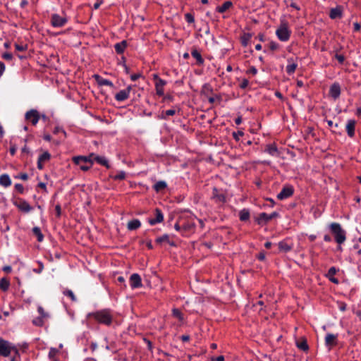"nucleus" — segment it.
Masks as SVG:
<instances>
[{"mask_svg":"<svg viewBox=\"0 0 361 361\" xmlns=\"http://www.w3.org/2000/svg\"><path fill=\"white\" fill-rule=\"evenodd\" d=\"M88 317H93L98 322L105 325H110L112 322V315L109 310L90 313Z\"/></svg>","mask_w":361,"mask_h":361,"instance_id":"nucleus-1","label":"nucleus"},{"mask_svg":"<svg viewBox=\"0 0 361 361\" xmlns=\"http://www.w3.org/2000/svg\"><path fill=\"white\" fill-rule=\"evenodd\" d=\"M331 231L334 235L336 242L338 245L343 244L346 240V232L338 223H331L329 225Z\"/></svg>","mask_w":361,"mask_h":361,"instance_id":"nucleus-2","label":"nucleus"},{"mask_svg":"<svg viewBox=\"0 0 361 361\" xmlns=\"http://www.w3.org/2000/svg\"><path fill=\"white\" fill-rule=\"evenodd\" d=\"M93 156H94L93 153L90 154L87 157L78 156V157H73V160L75 164H77L80 166L81 170L85 171L89 170L92 167V166L94 163V161L92 159Z\"/></svg>","mask_w":361,"mask_h":361,"instance_id":"nucleus-3","label":"nucleus"},{"mask_svg":"<svg viewBox=\"0 0 361 361\" xmlns=\"http://www.w3.org/2000/svg\"><path fill=\"white\" fill-rule=\"evenodd\" d=\"M291 31L288 27V23L285 20L281 22L280 25L276 30V35L281 42H287L290 37Z\"/></svg>","mask_w":361,"mask_h":361,"instance_id":"nucleus-4","label":"nucleus"},{"mask_svg":"<svg viewBox=\"0 0 361 361\" xmlns=\"http://www.w3.org/2000/svg\"><path fill=\"white\" fill-rule=\"evenodd\" d=\"M153 78L155 80V90L157 94L159 96H163L164 94V87L166 85V82L160 78L157 74L153 75Z\"/></svg>","mask_w":361,"mask_h":361,"instance_id":"nucleus-5","label":"nucleus"},{"mask_svg":"<svg viewBox=\"0 0 361 361\" xmlns=\"http://www.w3.org/2000/svg\"><path fill=\"white\" fill-rule=\"evenodd\" d=\"M68 19L66 17L59 16L57 13H54L51 17V25L54 27H61L66 24Z\"/></svg>","mask_w":361,"mask_h":361,"instance_id":"nucleus-6","label":"nucleus"},{"mask_svg":"<svg viewBox=\"0 0 361 361\" xmlns=\"http://www.w3.org/2000/svg\"><path fill=\"white\" fill-rule=\"evenodd\" d=\"M293 192L294 189L292 185H285L281 192L277 195V198L281 200H285L290 197L293 194Z\"/></svg>","mask_w":361,"mask_h":361,"instance_id":"nucleus-7","label":"nucleus"},{"mask_svg":"<svg viewBox=\"0 0 361 361\" xmlns=\"http://www.w3.org/2000/svg\"><path fill=\"white\" fill-rule=\"evenodd\" d=\"M25 118L27 120H30L33 126H35L37 124L40 115L39 112L35 109H31L26 112L25 114Z\"/></svg>","mask_w":361,"mask_h":361,"instance_id":"nucleus-8","label":"nucleus"},{"mask_svg":"<svg viewBox=\"0 0 361 361\" xmlns=\"http://www.w3.org/2000/svg\"><path fill=\"white\" fill-rule=\"evenodd\" d=\"M279 214L276 212H274L271 214H267L265 212L261 213L258 218L257 221L258 224L267 223L269 221L271 220L273 218L278 216Z\"/></svg>","mask_w":361,"mask_h":361,"instance_id":"nucleus-9","label":"nucleus"},{"mask_svg":"<svg viewBox=\"0 0 361 361\" xmlns=\"http://www.w3.org/2000/svg\"><path fill=\"white\" fill-rule=\"evenodd\" d=\"M10 343L3 339H0V355L7 357L11 353Z\"/></svg>","mask_w":361,"mask_h":361,"instance_id":"nucleus-10","label":"nucleus"},{"mask_svg":"<svg viewBox=\"0 0 361 361\" xmlns=\"http://www.w3.org/2000/svg\"><path fill=\"white\" fill-rule=\"evenodd\" d=\"M130 285L133 289L142 286L141 277L138 274H133L130 277Z\"/></svg>","mask_w":361,"mask_h":361,"instance_id":"nucleus-11","label":"nucleus"},{"mask_svg":"<svg viewBox=\"0 0 361 361\" xmlns=\"http://www.w3.org/2000/svg\"><path fill=\"white\" fill-rule=\"evenodd\" d=\"M337 335L333 334H326L325 336V344L330 349L337 344Z\"/></svg>","mask_w":361,"mask_h":361,"instance_id":"nucleus-12","label":"nucleus"},{"mask_svg":"<svg viewBox=\"0 0 361 361\" xmlns=\"http://www.w3.org/2000/svg\"><path fill=\"white\" fill-rule=\"evenodd\" d=\"M15 205L20 211L25 213H28L32 209V207L29 204V203L24 200H20L18 202L15 203Z\"/></svg>","mask_w":361,"mask_h":361,"instance_id":"nucleus-13","label":"nucleus"},{"mask_svg":"<svg viewBox=\"0 0 361 361\" xmlns=\"http://www.w3.org/2000/svg\"><path fill=\"white\" fill-rule=\"evenodd\" d=\"M329 94L334 99H336L341 94V86L338 83H334L329 89Z\"/></svg>","mask_w":361,"mask_h":361,"instance_id":"nucleus-14","label":"nucleus"},{"mask_svg":"<svg viewBox=\"0 0 361 361\" xmlns=\"http://www.w3.org/2000/svg\"><path fill=\"white\" fill-rule=\"evenodd\" d=\"M355 121L353 119H350L347 121L345 129L350 137H353L355 135Z\"/></svg>","mask_w":361,"mask_h":361,"instance_id":"nucleus-15","label":"nucleus"},{"mask_svg":"<svg viewBox=\"0 0 361 361\" xmlns=\"http://www.w3.org/2000/svg\"><path fill=\"white\" fill-rule=\"evenodd\" d=\"M164 220V215L161 211L159 209H155V218L149 219L148 222L150 225H155L157 224L162 222Z\"/></svg>","mask_w":361,"mask_h":361,"instance_id":"nucleus-16","label":"nucleus"},{"mask_svg":"<svg viewBox=\"0 0 361 361\" xmlns=\"http://www.w3.org/2000/svg\"><path fill=\"white\" fill-rule=\"evenodd\" d=\"M92 159L93 161L94 160L98 164L106 167L107 169L110 168L108 159L104 156H97L94 154Z\"/></svg>","mask_w":361,"mask_h":361,"instance_id":"nucleus-17","label":"nucleus"},{"mask_svg":"<svg viewBox=\"0 0 361 361\" xmlns=\"http://www.w3.org/2000/svg\"><path fill=\"white\" fill-rule=\"evenodd\" d=\"M298 67V63H295L293 59H288V65L286 66V72L288 74H293Z\"/></svg>","mask_w":361,"mask_h":361,"instance_id":"nucleus-18","label":"nucleus"},{"mask_svg":"<svg viewBox=\"0 0 361 361\" xmlns=\"http://www.w3.org/2000/svg\"><path fill=\"white\" fill-rule=\"evenodd\" d=\"M343 15L342 9L340 6L333 8L330 11L329 17L331 19H336L337 18H341Z\"/></svg>","mask_w":361,"mask_h":361,"instance_id":"nucleus-19","label":"nucleus"},{"mask_svg":"<svg viewBox=\"0 0 361 361\" xmlns=\"http://www.w3.org/2000/svg\"><path fill=\"white\" fill-rule=\"evenodd\" d=\"M0 185L5 188L11 185V180L8 174L4 173L0 176Z\"/></svg>","mask_w":361,"mask_h":361,"instance_id":"nucleus-20","label":"nucleus"},{"mask_svg":"<svg viewBox=\"0 0 361 361\" xmlns=\"http://www.w3.org/2000/svg\"><path fill=\"white\" fill-rule=\"evenodd\" d=\"M95 78L97 79V83L101 86H109L111 87H114L113 82L107 79L102 78L98 75H94Z\"/></svg>","mask_w":361,"mask_h":361,"instance_id":"nucleus-21","label":"nucleus"},{"mask_svg":"<svg viewBox=\"0 0 361 361\" xmlns=\"http://www.w3.org/2000/svg\"><path fill=\"white\" fill-rule=\"evenodd\" d=\"M129 94L124 90H120L115 94V99L118 102H123L129 97Z\"/></svg>","mask_w":361,"mask_h":361,"instance_id":"nucleus-22","label":"nucleus"},{"mask_svg":"<svg viewBox=\"0 0 361 361\" xmlns=\"http://www.w3.org/2000/svg\"><path fill=\"white\" fill-rule=\"evenodd\" d=\"M141 226V222L138 219H133L128 223L127 228L130 231L137 229Z\"/></svg>","mask_w":361,"mask_h":361,"instance_id":"nucleus-23","label":"nucleus"},{"mask_svg":"<svg viewBox=\"0 0 361 361\" xmlns=\"http://www.w3.org/2000/svg\"><path fill=\"white\" fill-rule=\"evenodd\" d=\"M295 344L296 346L302 351H307L309 349L307 340L304 338H302L300 341H296Z\"/></svg>","mask_w":361,"mask_h":361,"instance_id":"nucleus-24","label":"nucleus"},{"mask_svg":"<svg viewBox=\"0 0 361 361\" xmlns=\"http://www.w3.org/2000/svg\"><path fill=\"white\" fill-rule=\"evenodd\" d=\"M126 46H127L126 41L123 40L121 42L116 43L114 45V48H115L116 51L118 54H122V53H123L125 49L126 48Z\"/></svg>","mask_w":361,"mask_h":361,"instance_id":"nucleus-25","label":"nucleus"},{"mask_svg":"<svg viewBox=\"0 0 361 361\" xmlns=\"http://www.w3.org/2000/svg\"><path fill=\"white\" fill-rule=\"evenodd\" d=\"M233 4L230 1L224 2L221 6L216 7V10L219 13H224L232 6Z\"/></svg>","mask_w":361,"mask_h":361,"instance_id":"nucleus-26","label":"nucleus"},{"mask_svg":"<svg viewBox=\"0 0 361 361\" xmlns=\"http://www.w3.org/2000/svg\"><path fill=\"white\" fill-rule=\"evenodd\" d=\"M192 56L196 59L198 65H202L204 63V59L202 57L201 54L197 50L194 49L191 51Z\"/></svg>","mask_w":361,"mask_h":361,"instance_id":"nucleus-27","label":"nucleus"},{"mask_svg":"<svg viewBox=\"0 0 361 361\" xmlns=\"http://www.w3.org/2000/svg\"><path fill=\"white\" fill-rule=\"evenodd\" d=\"M266 152L269 153L270 155L274 157L279 156L278 149L274 145H269L266 148Z\"/></svg>","mask_w":361,"mask_h":361,"instance_id":"nucleus-28","label":"nucleus"},{"mask_svg":"<svg viewBox=\"0 0 361 361\" xmlns=\"http://www.w3.org/2000/svg\"><path fill=\"white\" fill-rule=\"evenodd\" d=\"M239 219L245 221L250 219V211L247 209H243L239 212Z\"/></svg>","mask_w":361,"mask_h":361,"instance_id":"nucleus-29","label":"nucleus"},{"mask_svg":"<svg viewBox=\"0 0 361 361\" xmlns=\"http://www.w3.org/2000/svg\"><path fill=\"white\" fill-rule=\"evenodd\" d=\"M336 273V269L334 267H331L329 269L327 276L329 277V280L331 282H333L334 283H338V279H336V278L333 277V276H334Z\"/></svg>","mask_w":361,"mask_h":361,"instance_id":"nucleus-30","label":"nucleus"},{"mask_svg":"<svg viewBox=\"0 0 361 361\" xmlns=\"http://www.w3.org/2000/svg\"><path fill=\"white\" fill-rule=\"evenodd\" d=\"M279 248L281 251L287 252L292 249V246L286 241H281L279 243Z\"/></svg>","mask_w":361,"mask_h":361,"instance_id":"nucleus-31","label":"nucleus"},{"mask_svg":"<svg viewBox=\"0 0 361 361\" xmlns=\"http://www.w3.org/2000/svg\"><path fill=\"white\" fill-rule=\"evenodd\" d=\"M10 286V281L6 278H2L0 279V288L3 291L8 290Z\"/></svg>","mask_w":361,"mask_h":361,"instance_id":"nucleus-32","label":"nucleus"},{"mask_svg":"<svg viewBox=\"0 0 361 361\" xmlns=\"http://www.w3.org/2000/svg\"><path fill=\"white\" fill-rule=\"evenodd\" d=\"M32 233L34 235H35L37 238V240L39 242H42L44 239V235L41 232V230L39 227H34L32 228Z\"/></svg>","mask_w":361,"mask_h":361,"instance_id":"nucleus-33","label":"nucleus"},{"mask_svg":"<svg viewBox=\"0 0 361 361\" xmlns=\"http://www.w3.org/2000/svg\"><path fill=\"white\" fill-rule=\"evenodd\" d=\"M126 174L124 171H120L117 174L114 176H111V178L115 180H124L126 178Z\"/></svg>","mask_w":361,"mask_h":361,"instance_id":"nucleus-34","label":"nucleus"},{"mask_svg":"<svg viewBox=\"0 0 361 361\" xmlns=\"http://www.w3.org/2000/svg\"><path fill=\"white\" fill-rule=\"evenodd\" d=\"M166 186H167V185L165 181L160 180L155 183L154 188L155 190L159 191L160 190L166 188Z\"/></svg>","mask_w":361,"mask_h":361,"instance_id":"nucleus-35","label":"nucleus"},{"mask_svg":"<svg viewBox=\"0 0 361 361\" xmlns=\"http://www.w3.org/2000/svg\"><path fill=\"white\" fill-rule=\"evenodd\" d=\"M176 114V110L173 109L166 110L159 117L161 119H166L167 116H173Z\"/></svg>","mask_w":361,"mask_h":361,"instance_id":"nucleus-36","label":"nucleus"},{"mask_svg":"<svg viewBox=\"0 0 361 361\" xmlns=\"http://www.w3.org/2000/svg\"><path fill=\"white\" fill-rule=\"evenodd\" d=\"M44 319L42 317H37L32 320V324L37 326H42L44 323Z\"/></svg>","mask_w":361,"mask_h":361,"instance_id":"nucleus-37","label":"nucleus"},{"mask_svg":"<svg viewBox=\"0 0 361 361\" xmlns=\"http://www.w3.org/2000/svg\"><path fill=\"white\" fill-rule=\"evenodd\" d=\"M173 316L176 317L179 321H183V316L181 312L178 309H173L172 310Z\"/></svg>","mask_w":361,"mask_h":361,"instance_id":"nucleus-38","label":"nucleus"},{"mask_svg":"<svg viewBox=\"0 0 361 361\" xmlns=\"http://www.w3.org/2000/svg\"><path fill=\"white\" fill-rule=\"evenodd\" d=\"M252 37V35L250 34V33H246L245 34L242 38H241V42H242V44L244 46V47H246L247 46L248 44V42L249 40L250 39V38Z\"/></svg>","mask_w":361,"mask_h":361,"instance_id":"nucleus-39","label":"nucleus"},{"mask_svg":"<svg viewBox=\"0 0 361 361\" xmlns=\"http://www.w3.org/2000/svg\"><path fill=\"white\" fill-rule=\"evenodd\" d=\"M216 192H217V189L214 188L213 190V197L219 202H224V200H225L224 195H217Z\"/></svg>","mask_w":361,"mask_h":361,"instance_id":"nucleus-40","label":"nucleus"},{"mask_svg":"<svg viewBox=\"0 0 361 361\" xmlns=\"http://www.w3.org/2000/svg\"><path fill=\"white\" fill-rule=\"evenodd\" d=\"M51 157L50 154L48 152H44L41 154L38 159H39V162H44L48 161Z\"/></svg>","mask_w":361,"mask_h":361,"instance_id":"nucleus-41","label":"nucleus"},{"mask_svg":"<svg viewBox=\"0 0 361 361\" xmlns=\"http://www.w3.org/2000/svg\"><path fill=\"white\" fill-rule=\"evenodd\" d=\"M63 293L64 295L69 297L72 301L76 300L75 296L71 290L66 289Z\"/></svg>","mask_w":361,"mask_h":361,"instance_id":"nucleus-42","label":"nucleus"},{"mask_svg":"<svg viewBox=\"0 0 361 361\" xmlns=\"http://www.w3.org/2000/svg\"><path fill=\"white\" fill-rule=\"evenodd\" d=\"M37 311L39 314V317H42L44 319L48 318L49 317V314L47 313L43 309V307L40 305L38 306Z\"/></svg>","mask_w":361,"mask_h":361,"instance_id":"nucleus-43","label":"nucleus"},{"mask_svg":"<svg viewBox=\"0 0 361 361\" xmlns=\"http://www.w3.org/2000/svg\"><path fill=\"white\" fill-rule=\"evenodd\" d=\"M185 18L188 23H192L195 21L194 16L190 13L185 14Z\"/></svg>","mask_w":361,"mask_h":361,"instance_id":"nucleus-44","label":"nucleus"},{"mask_svg":"<svg viewBox=\"0 0 361 361\" xmlns=\"http://www.w3.org/2000/svg\"><path fill=\"white\" fill-rule=\"evenodd\" d=\"M243 135H244V133L241 130H238L237 132L233 133V136L236 141H238L240 140V137H242Z\"/></svg>","mask_w":361,"mask_h":361,"instance_id":"nucleus-45","label":"nucleus"},{"mask_svg":"<svg viewBox=\"0 0 361 361\" xmlns=\"http://www.w3.org/2000/svg\"><path fill=\"white\" fill-rule=\"evenodd\" d=\"M279 44L276 42H274V41H271L270 43H269V48L273 50V51H275V50H277L279 49Z\"/></svg>","mask_w":361,"mask_h":361,"instance_id":"nucleus-46","label":"nucleus"},{"mask_svg":"<svg viewBox=\"0 0 361 361\" xmlns=\"http://www.w3.org/2000/svg\"><path fill=\"white\" fill-rule=\"evenodd\" d=\"M249 85V81L248 80L244 78L242 80L240 84V87L241 89H245Z\"/></svg>","mask_w":361,"mask_h":361,"instance_id":"nucleus-47","label":"nucleus"},{"mask_svg":"<svg viewBox=\"0 0 361 361\" xmlns=\"http://www.w3.org/2000/svg\"><path fill=\"white\" fill-rule=\"evenodd\" d=\"M169 240V235L167 234H164L160 237H159L157 239V243H161V242H164V241H168Z\"/></svg>","mask_w":361,"mask_h":361,"instance_id":"nucleus-48","label":"nucleus"},{"mask_svg":"<svg viewBox=\"0 0 361 361\" xmlns=\"http://www.w3.org/2000/svg\"><path fill=\"white\" fill-rule=\"evenodd\" d=\"M195 226V224H186L183 226V231H188Z\"/></svg>","mask_w":361,"mask_h":361,"instance_id":"nucleus-49","label":"nucleus"},{"mask_svg":"<svg viewBox=\"0 0 361 361\" xmlns=\"http://www.w3.org/2000/svg\"><path fill=\"white\" fill-rule=\"evenodd\" d=\"M15 188L21 194L24 192V187L22 184L16 183L15 185Z\"/></svg>","mask_w":361,"mask_h":361,"instance_id":"nucleus-50","label":"nucleus"},{"mask_svg":"<svg viewBox=\"0 0 361 361\" xmlns=\"http://www.w3.org/2000/svg\"><path fill=\"white\" fill-rule=\"evenodd\" d=\"M2 57L6 60L10 61L13 59V55L11 53L6 52L2 55Z\"/></svg>","mask_w":361,"mask_h":361,"instance_id":"nucleus-51","label":"nucleus"},{"mask_svg":"<svg viewBox=\"0 0 361 361\" xmlns=\"http://www.w3.org/2000/svg\"><path fill=\"white\" fill-rule=\"evenodd\" d=\"M140 77H141V74H140V73H135V74H132V75H130V79H131L133 81H135V80H137V79H139Z\"/></svg>","mask_w":361,"mask_h":361,"instance_id":"nucleus-52","label":"nucleus"},{"mask_svg":"<svg viewBox=\"0 0 361 361\" xmlns=\"http://www.w3.org/2000/svg\"><path fill=\"white\" fill-rule=\"evenodd\" d=\"M248 73H251L252 75H256L257 73V69L255 66H252L247 71Z\"/></svg>","mask_w":361,"mask_h":361,"instance_id":"nucleus-53","label":"nucleus"},{"mask_svg":"<svg viewBox=\"0 0 361 361\" xmlns=\"http://www.w3.org/2000/svg\"><path fill=\"white\" fill-rule=\"evenodd\" d=\"M335 57L339 61L340 63H343L345 60L344 56L341 54H336Z\"/></svg>","mask_w":361,"mask_h":361,"instance_id":"nucleus-54","label":"nucleus"},{"mask_svg":"<svg viewBox=\"0 0 361 361\" xmlns=\"http://www.w3.org/2000/svg\"><path fill=\"white\" fill-rule=\"evenodd\" d=\"M6 66L4 63L1 61H0V76L3 75V73L5 71Z\"/></svg>","mask_w":361,"mask_h":361,"instance_id":"nucleus-55","label":"nucleus"},{"mask_svg":"<svg viewBox=\"0 0 361 361\" xmlns=\"http://www.w3.org/2000/svg\"><path fill=\"white\" fill-rule=\"evenodd\" d=\"M2 270L6 273H10L11 271H12V268L11 266H4L3 268H2Z\"/></svg>","mask_w":361,"mask_h":361,"instance_id":"nucleus-56","label":"nucleus"},{"mask_svg":"<svg viewBox=\"0 0 361 361\" xmlns=\"http://www.w3.org/2000/svg\"><path fill=\"white\" fill-rule=\"evenodd\" d=\"M55 210L58 216H60L61 213V206L59 204L56 205Z\"/></svg>","mask_w":361,"mask_h":361,"instance_id":"nucleus-57","label":"nucleus"},{"mask_svg":"<svg viewBox=\"0 0 361 361\" xmlns=\"http://www.w3.org/2000/svg\"><path fill=\"white\" fill-rule=\"evenodd\" d=\"M16 49L18 51H24L25 49V47L23 45L16 44Z\"/></svg>","mask_w":361,"mask_h":361,"instance_id":"nucleus-58","label":"nucleus"},{"mask_svg":"<svg viewBox=\"0 0 361 361\" xmlns=\"http://www.w3.org/2000/svg\"><path fill=\"white\" fill-rule=\"evenodd\" d=\"M360 27H361V26H360V23H355L353 24L354 31H358V30H360Z\"/></svg>","mask_w":361,"mask_h":361,"instance_id":"nucleus-59","label":"nucleus"},{"mask_svg":"<svg viewBox=\"0 0 361 361\" xmlns=\"http://www.w3.org/2000/svg\"><path fill=\"white\" fill-rule=\"evenodd\" d=\"M18 177L23 180H26L28 178V175L27 173H21Z\"/></svg>","mask_w":361,"mask_h":361,"instance_id":"nucleus-60","label":"nucleus"},{"mask_svg":"<svg viewBox=\"0 0 361 361\" xmlns=\"http://www.w3.org/2000/svg\"><path fill=\"white\" fill-rule=\"evenodd\" d=\"M102 3V1L96 2L93 6L94 9H98Z\"/></svg>","mask_w":361,"mask_h":361,"instance_id":"nucleus-61","label":"nucleus"},{"mask_svg":"<svg viewBox=\"0 0 361 361\" xmlns=\"http://www.w3.org/2000/svg\"><path fill=\"white\" fill-rule=\"evenodd\" d=\"M258 259L261 261H263L265 259V254L264 252H261L258 255Z\"/></svg>","mask_w":361,"mask_h":361,"instance_id":"nucleus-62","label":"nucleus"},{"mask_svg":"<svg viewBox=\"0 0 361 361\" xmlns=\"http://www.w3.org/2000/svg\"><path fill=\"white\" fill-rule=\"evenodd\" d=\"M290 6L292 8H295V9L298 10V11H299V10L300 9V7H299L296 4H295L294 2H292V3L290 4Z\"/></svg>","mask_w":361,"mask_h":361,"instance_id":"nucleus-63","label":"nucleus"},{"mask_svg":"<svg viewBox=\"0 0 361 361\" xmlns=\"http://www.w3.org/2000/svg\"><path fill=\"white\" fill-rule=\"evenodd\" d=\"M181 339L183 341H188L190 340V336L188 335H183L181 336Z\"/></svg>","mask_w":361,"mask_h":361,"instance_id":"nucleus-64","label":"nucleus"}]
</instances>
